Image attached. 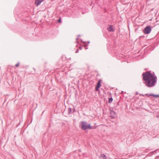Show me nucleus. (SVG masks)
Listing matches in <instances>:
<instances>
[{"label": "nucleus", "instance_id": "9", "mask_svg": "<svg viewBox=\"0 0 159 159\" xmlns=\"http://www.w3.org/2000/svg\"><path fill=\"white\" fill-rule=\"evenodd\" d=\"M101 157L102 159H106V157L104 155H102Z\"/></svg>", "mask_w": 159, "mask_h": 159}, {"label": "nucleus", "instance_id": "8", "mask_svg": "<svg viewBox=\"0 0 159 159\" xmlns=\"http://www.w3.org/2000/svg\"><path fill=\"white\" fill-rule=\"evenodd\" d=\"M113 101V99L112 98H110L109 99L108 102L109 103H111Z\"/></svg>", "mask_w": 159, "mask_h": 159}, {"label": "nucleus", "instance_id": "6", "mask_svg": "<svg viewBox=\"0 0 159 159\" xmlns=\"http://www.w3.org/2000/svg\"><path fill=\"white\" fill-rule=\"evenodd\" d=\"M101 81L99 80L98 83L97 85L95 88V90L96 91H98V89L101 87Z\"/></svg>", "mask_w": 159, "mask_h": 159}, {"label": "nucleus", "instance_id": "4", "mask_svg": "<svg viewBox=\"0 0 159 159\" xmlns=\"http://www.w3.org/2000/svg\"><path fill=\"white\" fill-rule=\"evenodd\" d=\"M44 0H35L34 4L36 5V6H38Z\"/></svg>", "mask_w": 159, "mask_h": 159}, {"label": "nucleus", "instance_id": "10", "mask_svg": "<svg viewBox=\"0 0 159 159\" xmlns=\"http://www.w3.org/2000/svg\"><path fill=\"white\" fill-rule=\"evenodd\" d=\"M57 22L59 23H61V18L60 17L59 20H58Z\"/></svg>", "mask_w": 159, "mask_h": 159}, {"label": "nucleus", "instance_id": "3", "mask_svg": "<svg viewBox=\"0 0 159 159\" xmlns=\"http://www.w3.org/2000/svg\"><path fill=\"white\" fill-rule=\"evenodd\" d=\"M151 31V27L149 26L146 27L143 30V33L146 34H149Z\"/></svg>", "mask_w": 159, "mask_h": 159}, {"label": "nucleus", "instance_id": "13", "mask_svg": "<svg viewBox=\"0 0 159 159\" xmlns=\"http://www.w3.org/2000/svg\"><path fill=\"white\" fill-rule=\"evenodd\" d=\"M146 95H147V96H148V94H146Z\"/></svg>", "mask_w": 159, "mask_h": 159}, {"label": "nucleus", "instance_id": "5", "mask_svg": "<svg viewBox=\"0 0 159 159\" xmlns=\"http://www.w3.org/2000/svg\"><path fill=\"white\" fill-rule=\"evenodd\" d=\"M108 30L110 32H113L114 31V29L113 26L111 25H109V27L107 28Z\"/></svg>", "mask_w": 159, "mask_h": 159}, {"label": "nucleus", "instance_id": "7", "mask_svg": "<svg viewBox=\"0 0 159 159\" xmlns=\"http://www.w3.org/2000/svg\"><path fill=\"white\" fill-rule=\"evenodd\" d=\"M152 96L155 98H157V97L159 98V95H154V94H150L149 95V96Z\"/></svg>", "mask_w": 159, "mask_h": 159}, {"label": "nucleus", "instance_id": "2", "mask_svg": "<svg viewBox=\"0 0 159 159\" xmlns=\"http://www.w3.org/2000/svg\"><path fill=\"white\" fill-rule=\"evenodd\" d=\"M81 124L82 125L81 128L84 130L91 129V127L90 124L87 125V123L84 122H82Z\"/></svg>", "mask_w": 159, "mask_h": 159}, {"label": "nucleus", "instance_id": "1", "mask_svg": "<svg viewBox=\"0 0 159 159\" xmlns=\"http://www.w3.org/2000/svg\"><path fill=\"white\" fill-rule=\"evenodd\" d=\"M142 76L145 85L148 87L154 86L157 80V77L150 72L143 73Z\"/></svg>", "mask_w": 159, "mask_h": 159}, {"label": "nucleus", "instance_id": "12", "mask_svg": "<svg viewBox=\"0 0 159 159\" xmlns=\"http://www.w3.org/2000/svg\"><path fill=\"white\" fill-rule=\"evenodd\" d=\"M79 52V50H77L76 51V53H77V52Z\"/></svg>", "mask_w": 159, "mask_h": 159}, {"label": "nucleus", "instance_id": "11", "mask_svg": "<svg viewBox=\"0 0 159 159\" xmlns=\"http://www.w3.org/2000/svg\"><path fill=\"white\" fill-rule=\"evenodd\" d=\"M19 63H18L15 66L16 67H17L19 66Z\"/></svg>", "mask_w": 159, "mask_h": 159}]
</instances>
